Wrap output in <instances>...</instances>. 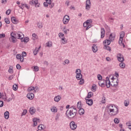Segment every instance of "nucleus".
<instances>
[{"mask_svg": "<svg viewBox=\"0 0 131 131\" xmlns=\"http://www.w3.org/2000/svg\"><path fill=\"white\" fill-rule=\"evenodd\" d=\"M76 114H77V110L74 106L70 107L69 109L67 110L66 113L67 117L70 119L74 118V117L76 116Z\"/></svg>", "mask_w": 131, "mask_h": 131, "instance_id": "obj_1", "label": "nucleus"}, {"mask_svg": "<svg viewBox=\"0 0 131 131\" xmlns=\"http://www.w3.org/2000/svg\"><path fill=\"white\" fill-rule=\"evenodd\" d=\"M107 112L111 116L118 114V107L112 104L107 106Z\"/></svg>", "mask_w": 131, "mask_h": 131, "instance_id": "obj_2", "label": "nucleus"}, {"mask_svg": "<svg viewBox=\"0 0 131 131\" xmlns=\"http://www.w3.org/2000/svg\"><path fill=\"white\" fill-rule=\"evenodd\" d=\"M105 83L106 88H107V89H109V88H110V85H111L112 86H117L118 85V79H117V80L116 81V84H111L109 78L107 77H106Z\"/></svg>", "mask_w": 131, "mask_h": 131, "instance_id": "obj_3", "label": "nucleus"}, {"mask_svg": "<svg viewBox=\"0 0 131 131\" xmlns=\"http://www.w3.org/2000/svg\"><path fill=\"white\" fill-rule=\"evenodd\" d=\"M70 128L72 130H74L75 129H76L77 127V125L75 124V122L74 121H72L70 123Z\"/></svg>", "mask_w": 131, "mask_h": 131, "instance_id": "obj_4", "label": "nucleus"}, {"mask_svg": "<svg viewBox=\"0 0 131 131\" xmlns=\"http://www.w3.org/2000/svg\"><path fill=\"white\" fill-rule=\"evenodd\" d=\"M70 20V17H69V15H65L63 17V24H68Z\"/></svg>", "mask_w": 131, "mask_h": 131, "instance_id": "obj_5", "label": "nucleus"}, {"mask_svg": "<svg viewBox=\"0 0 131 131\" xmlns=\"http://www.w3.org/2000/svg\"><path fill=\"white\" fill-rule=\"evenodd\" d=\"M91 0H86L85 9L89 11V10L91 9Z\"/></svg>", "mask_w": 131, "mask_h": 131, "instance_id": "obj_6", "label": "nucleus"}, {"mask_svg": "<svg viewBox=\"0 0 131 131\" xmlns=\"http://www.w3.org/2000/svg\"><path fill=\"white\" fill-rule=\"evenodd\" d=\"M14 35H15V34L12 32L11 33V37L10 39L11 40V41H12L13 43H15V42H16V37H14Z\"/></svg>", "mask_w": 131, "mask_h": 131, "instance_id": "obj_7", "label": "nucleus"}, {"mask_svg": "<svg viewBox=\"0 0 131 131\" xmlns=\"http://www.w3.org/2000/svg\"><path fill=\"white\" fill-rule=\"evenodd\" d=\"M27 97L29 100H33L34 98V94L32 93H29L27 95Z\"/></svg>", "mask_w": 131, "mask_h": 131, "instance_id": "obj_8", "label": "nucleus"}, {"mask_svg": "<svg viewBox=\"0 0 131 131\" xmlns=\"http://www.w3.org/2000/svg\"><path fill=\"white\" fill-rule=\"evenodd\" d=\"M16 37L18 39H22V38H24V35L22 32H18L17 33Z\"/></svg>", "mask_w": 131, "mask_h": 131, "instance_id": "obj_9", "label": "nucleus"}, {"mask_svg": "<svg viewBox=\"0 0 131 131\" xmlns=\"http://www.w3.org/2000/svg\"><path fill=\"white\" fill-rule=\"evenodd\" d=\"M85 100H86V103L89 106H92L94 102L93 101V99H88L86 97L85 98Z\"/></svg>", "mask_w": 131, "mask_h": 131, "instance_id": "obj_10", "label": "nucleus"}, {"mask_svg": "<svg viewBox=\"0 0 131 131\" xmlns=\"http://www.w3.org/2000/svg\"><path fill=\"white\" fill-rule=\"evenodd\" d=\"M29 112L31 115H33V114L36 112V110L34 107H31L30 108Z\"/></svg>", "mask_w": 131, "mask_h": 131, "instance_id": "obj_11", "label": "nucleus"}, {"mask_svg": "<svg viewBox=\"0 0 131 131\" xmlns=\"http://www.w3.org/2000/svg\"><path fill=\"white\" fill-rule=\"evenodd\" d=\"M16 58L17 60H20V62H23V61H24V57H22V56L20 54H17Z\"/></svg>", "mask_w": 131, "mask_h": 131, "instance_id": "obj_12", "label": "nucleus"}, {"mask_svg": "<svg viewBox=\"0 0 131 131\" xmlns=\"http://www.w3.org/2000/svg\"><path fill=\"white\" fill-rule=\"evenodd\" d=\"M11 22H12L13 24H17V23H19V21H18V20H16V17H14V16L11 17Z\"/></svg>", "mask_w": 131, "mask_h": 131, "instance_id": "obj_13", "label": "nucleus"}, {"mask_svg": "<svg viewBox=\"0 0 131 131\" xmlns=\"http://www.w3.org/2000/svg\"><path fill=\"white\" fill-rule=\"evenodd\" d=\"M109 39L111 41H113V40H114V39H115V33L111 34L109 36Z\"/></svg>", "mask_w": 131, "mask_h": 131, "instance_id": "obj_14", "label": "nucleus"}, {"mask_svg": "<svg viewBox=\"0 0 131 131\" xmlns=\"http://www.w3.org/2000/svg\"><path fill=\"white\" fill-rule=\"evenodd\" d=\"M105 36V29L101 28V38H104Z\"/></svg>", "mask_w": 131, "mask_h": 131, "instance_id": "obj_15", "label": "nucleus"}, {"mask_svg": "<svg viewBox=\"0 0 131 131\" xmlns=\"http://www.w3.org/2000/svg\"><path fill=\"white\" fill-rule=\"evenodd\" d=\"M32 91H34V93H36V88L34 86H30L28 88V92H31Z\"/></svg>", "mask_w": 131, "mask_h": 131, "instance_id": "obj_16", "label": "nucleus"}, {"mask_svg": "<svg viewBox=\"0 0 131 131\" xmlns=\"http://www.w3.org/2000/svg\"><path fill=\"white\" fill-rule=\"evenodd\" d=\"M76 77L78 80L81 79V78H82V75L81 74V73H77Z\"/></svg>", "mask_w": 131, "mask_h": 131, "instance_id": "obj_17", "label": "nucleus"}, {"mask_svg": "<svg viewBox=\"0 0 131 131\" xmlns=\"http://www.w3.org/2000/svg\"><path fill=\"white\" fill-rule=\"evenodd\" d=\"M92 51L94 53H96L98 51V47L95 44L92 46Z\"/></svg>", "mask_w": 131, "mask_h": 131, "instance_id": "obj_18", "label": "nucleus"}, {"mask_svg": "<svg viewBox=\"0 0 131 131\" xmlns=\"http://www.w3.org/2000/svg\"><path fill=\"white\" fill-rule=\"evenodd\" d=\"M60 100H61V96H60V95H58L54 97L55 102H59Z\"/></svg>", "mask_w": 131, "mask_h": 131, "instance_id": "obj_19", "label": "nucleus"}, {"mask_svg": "<svg viewBox=\"0 0 131 131\" xmlns=\"http://www.w3.org/2000/svg\"><path fill=\"white\" fill-rule=\"evenodd\" d=\"M103 43H105V46H109L111 43V41L110 39H106L103 41Z\"/></svg>", "mask_w": 131, "mask_h": 131, "instance_id": "obj_20", "label": "nucleus"}, {"mask_svg": "<svg viewBox=\"0 0 131 131\" xmlns=\"http://www.w3.org/2000/svg\"><path fill=\"white\" fill-rule=\"evenodd\" d=\"M39 49H40V46L39 48H36L34 51H33V54L35 56H36L38 53V51H39Z\"/></svg>", "mask_w": 131, "mask_h": 131, "instance_id": "obj_21", "label": "nucleus"}, {"mask_svg": "<svg viewBox=\"0 0 131 131\" xmlns=\"http://www.w3.org/2000/svg\"><path fill=\"white\" fill-rule=\"evenodd\" d=\"M38 3V0H32L29 2L30 5H35Z\"/></svg>", "mask_w": 131, "mask_h": 131, "instance_id": "obj_22", "label": "nucleus"}, {"mask_svg": "<svg viewBox=\"0 0 131 131\" xmlns=\"http://www.w3.org/2000/svg\"><path fill=\"white\" fill-rule=\"evenodd\" d=\"M79 115H83L84 114V109L82 108L79 109Z\"/></svg>", "mask_w": 131, "mask_h": 131, "instance_id": "obj_23", "label": "nucleus"}, {"mask_svg": "<svg viewBox=\"0 0 131 131\" xmlns=\"http://www.w3.org/2000/svg\"><path fill=\"white\" fill-rule=\"evenodd\" d=\"M33 122L34 123L33 126H36L37 125V118H34L33 119Z\"/></svg>", "mask_w": 131, "mask_h": 131, "instance_id": "obj_24", "label": "nucleus"}, {"mask_svg": "<svg viewBox=\"0 0 131 131\" xmlns=\"http://www.w3.org/2000/svg\"><path fill=\"white\" fill-rule=\"evenodd\" d=\"M4 116H5V119H9V112L7 111L4 113Z\"/></svg>", "mask_w": 131, "mask_h": 131, "instance_id": "obj_25", "label": "nucleus"}, {"mask_svg": "<svg viewBox=\"0 0 131 131\" xmlns=\"http://www.w3.org/2000/svg\"><path fill=\"white\" fill-rule=\"evenodd\" d=\"M124 105L125 107H127L129 105V101L128 100H126L124 102Z\"/></svg>", "mask_w": 131, "mask_h": 131, "instance_id": "obj_26", "label": "nucleus"}, {"mask_svg": "<svg viewBox=\"0 0 131 131\" xmlns=\"http://www.w3.org/2000/svg\"><path fill=\"white\" fill-rule=\"evenodd\" d=\"M8 72L11 74H12V73H14V71H13V67L10 66L9 67V69L8 70Z\"/></svg>", "mask_w": 131, "mask_h": 131, "instance_id": "obj_27", "label": "nucleus"}, {"mask_svg": "<svg viewBox=\"0 0 131 131\" xmlns=\"http://www.w3.org/2000/svg\"><path fill=\"white\" fill-rule=\"evenodd\" d=\"M60 113H57L56 117H55V120L56 121H58V120H59L60 119Z\"/></svg>", "mask_w": 131, "mask_h": 131, "instance_id": "obj_28", "label": "nucleus"}, {"mask_svg": "<svg viewBox=\"0 0 131 131\" xmlns=\"http://www.w3.org/2000/svg\"><path fill=\"white\" fill-rule=\"evenodd\" d=\"M119 66L121 67V68L124 69L125 68V63H124L123 62H122L120 63Z\"/></svg>", "mask_w": 131, "mask_h": 131, "instance_id": "obj_29", "label": "nucleus"}, {"mask_svg": "<svg viewBox=\"0 0 131 131\" xmlns=\"http://www.w3.org/2000/svg\"><path fill=\"white\" fill-rule=\"evenodd\" d=\"M124 35H125V33H124L123 31H122L120 34V37L123 38L124 37Z\"/></svg>", "mask_w": 131, "mask_h": 131, "instance_id": "obj_30", "label": "nucleus"}, {"mask_svg": "<svg viewBox=\"0 0 131 131\" xmlns=\"http://www.w3.org/2000/svg\"><path fill=\"white\" fill-rule=\"evenodd\" d=\"M92 97H93V93L92 92H89L88 93V96L86 98V99H90V98H92Z\"/></svg>", "mask_w": 131, "mask_h": 131, "instance_id": "obj_31", "label": "nucleus"}, {"mask_svg": "<svg viewBox=\"0 0 131 131\" xmlns=\"http://www.w3.org/2000/svg\"><path fill=\"white\" fill-rule=\"evenodd\" d=\"M13 91H17V90H18V85L17 84H14L13 85Z\"/></svg>", "mask_w": 131, "mask_h": 131, "instance_id": "obj_32", "label": "nucleus"}, {"mask_svg": "<svg viewBox=\"0 0 131 131\" xmlns=\"http://www.w3.org/2000/svg\"><path fill=\"white\" fill-rule=\"evenodd\" d=\"M119 62H122L124 61V57L123 56L122 57H120L119 58H117Z\"/></svg>", "mask_w": 131, "mask_h": 131, "instance_id": "obj_33", "label": "nucleus"}, {"mask_svg": "<svg viewBox=\"0 0 131 131\" xmlns=\"http://www.w3.org/2000/svg\"><path fill=\"white\" fill-rule=\"evenodd\" d=\"M77 106L78 109H81V102H78L77 103Z\"/></svg>", "mask_w": 131, "mask_h": 131, "instance_id": "obj_34", "label": "nucleus"}, {"mask_svg": "<svg viewBox=\"0 0 131 131\" xmlns=\"http://www.w3.org/2000/svg\"><path fill=\"white\" fill-rule=\"evenodd\" d=\"M98 84L100 86H101V88H104L105 86V83L101 82V81L98 82Z\"/></svg>", "mask_w": 131, "mask_h": 131, "instance_id": "obj_35", "label": "nucleus"}, {"mask_svg": "<svg viewBox=\"0 0 131 131\" xmlns=\"http://www.w3.org/2000/svg\"><path fill=\"white\" fill-rule=\"evenodd\" d=\"M101 103H102V104H105L106 103V98L104 96L102 98Z\"/></svg>", "mask_w": 131, "mask_h": 131, "instance_id": "obj_36", "label": "nucleus"}, {"mask_svg": "<svg viewBox=\"0 0 131 131\" xmlns=\"http://www.w3.org/2000/svg\"><path fill=\"white\" fill-rule=\"evenodd\" d=\"M84 83V80L82 78L80 79L79 84H83Z\"/></svg>", "mask_w": 131, "mask_h": 131, "instance_id": "obj_37", "label": "nucleus"}, {"mask_svg": "<svg viewBox=\"0 0 131 131\" xmlns=\"http://www.w3.org/2000/svg\"><path fill=\"white\" fill-rule=\"evenodd\" d=\"M92 19H88L86 20V22H85V23L86 24H88V25H90V24H92Z\"/></svg>", "mask_w": 131, "mask_h": 131, "instance_id": "obj_38", "label": "nucleus"}, {"mask_svg": "<svg viewBox=\"0 0 131 131\" xmlns=\"http://www.w3.org/2000/svg\"><path fill=\"white\" fill-rule=\"evenodd\" d=\"M33 70L34 71H38V70H39V68H38V67L36 66H35L34 67V68H33Z\"/></svg>", "mask_w": 131, "mask_h": 131, "instance_id": "obj_39", "label": "nucleus"}, {"mask_svg": "<svg viewBox=\"0 0 131 131\" xmlns=\"http://www.w3.org/2000/svg\"><path fill=\"white\" fill-rule=\"evenodd\" d=\"M27 113V110H24L21 114V116L26 115Z\"/></svg>", "mask_w": 131, "mask_h": 131, "instance_id": "obj_40", "label": "nucleus"}, {"mask_svg": "<svg viewBox=\"0 0 131 131\" xmlns=\"http://www.w3.org/2000/svg\"><path fill=\"white\" fill-rule=\"evenodd\" d=\"M104 47L105 48V50H107V51H109L110 52V51H111V47L107 46L106 45H104Z\"/></svg>", "mask_w": 131, "mask_h": 131, "instance_id": "obj_41", "label": "nucleus"}, {"mask_svg": "<svg viewBox=\"0 0 131 131\" xmlns=\"http://www.w3.org/2000/svg\"><path fill=\"white\" fill-rule=\"evenodd\" d=\"M97 78L98 80H102V78H103V77H102V75H101L100 74H98L97 75Z\"/></svg>", "mask_w": 131, "mask_h": 131, "instance_id": "obj_42", "label": "nucleus"}, {"mask_svg": "<svg viewBox=\"0 0 131 131\" xmlns=\"http://www.w3.org/2000/svg\"><path fill=\"white\" fill-rule=\"evenodd\" d=\"M123 57V55H122V54H121V53H119L117 54V59L119 58H121Z\"/></svg>", "mask_w": 131, "mask_h": 131, "instance_id": "obj_43", "label": "nucleus"}, {"mask_svg": "<svg viewBox=\"0 0 131 131\" xmlns=\"http://www.w3.org/2000/svg\"><path fill=\"white\" fill-rule=\"evenodd\" d=\"M68 31H69V29H68V30L66 29V28H63V32H64V33H65V34H67V33H68Z\"/></svg>", "mask_w": 131, "mask_h": 131, "instance_id": "obj_44", "label": "nucleus"}, {"mask_svg": "<svg viewBox=\"0 0 131 131\" xmlns=\"http://www.w3.org/2000/svg\"><path fill=\"white\" fill-rule=\"evenodd\" d=\"M46 46H47V47H52V42H48L46 43Z\"/></svg>", "mask_w": 131, "mask_h": 131, "instance_id": "obj_45", "label": "nucleus"}, {"mask_svg": "<svg viewBox=\"0 0 131 131\" xmlns=\"http://www.w3.org/2000/svg\"><path fill=\"white\" fill-rule=\"evenodd\" d=\"M5 22L6 24H10V20L9 18H5Z\"/></svg>", "mask_w": 131, "mask_h": 131, "instance_id": "obj_46", "label": "nucleus"}, {"mask_svg": "<svg viewBox=\"0 0 131 131\" xmlns=\"http://www.w3.org/2000/svg\"><path fill=\"white\" fill-rule=\"evenodd\" d=\"M37 26L38 28H42V24L41 23H38Z\"/></svg>", "mask_w": 131, "mask_h": 131, "instance_id": "obj_47", "label": "nucleus"}, {"mask_svg": "<svg viewBox=\"0 0 131 131\" xmlns=\"http://www.w3.org/2000/svg\"><path fill=\"white\" fill-rule=\"evenodd\" d=\"M16 69H18V70H20V69H21V66H20V64L19 63L17 64Z\"/></svg>", "mask_w": 131, "mask_h": 131, "instance_id": "obj_48", "label": "nucleus"}, {"mask_svg": "<svg viewBox=\"0 0 131 131\" xmlns=\"http://www.w3.org/2000/svg\"><path fill=\"white\" fill-rule=\"evenodd\" d=\"M29 40V38L28 37H26L24 39V42H28Z\"/></svg>", "mask_w": 131, "mask_h": 131, "instance_id": "obj_49", "label": "nucleus"}, {"mask_svg": "<svg viewBox=\"0 0 131 131\" xmlns=\"http://www.w3.org/2000/svg\"><path fill=\"white\" fill-rule=\"evenodd\" d=\"M114 122H115V123L118 124V123H119V120H118V119H117V118H115L114 119Z\"/></svg>", "mask_w": 131, "mask_h": 131, "instance_id": "obj_50", "label": "nucleus"}, {"mask_svg": "<svg viewBox=\"0 0 131 131\" xmlns=\"http://www.w3.org/2000/svg\"><path fill=\"white\" fill-rule=\"evenodd\" d=\"M51 111L52 112H57V108H56V107H55V108H51Z\"/></svg>", "mask_w": 131, "mask_h": 131, "instance_id": "obj_51", "label": "nucleus"}, {"mask_svg": "<svg viewBox=\"0 0 131 131\" xmlns=\"http://www.w3.org/2000/svg\"><path fill=\"white\" fill-rule=\"evenodd\" d=\"M6 15H10L11 14V10L8 9V10L6 11Z\"/></svg>", "mask_w": 131, "mask_h": 131, "instance_id": "obj_52", "label": "nucleus"}, {"mask_svg": "<svg viewBox=\"0 0 131 131\" xmlns=\"http://www.w3.org/2000/svg\"><path fill=\"white\" fill-rule=\"evenodd\" d=\"M6 37V35L4 33L0 34V38H4V37Z\"/></svg>", "mask_w": 131, "mask_h": 131, "instance_id": "obj_53", "label": "nucleus"}, {"mask_svg": "<svg viewBox=\"0 0 131 131\" xmlns=\"http://www.w3.org/2000/svg\"><path fill=\"white\" fill-rule=\"evenodd\" d=\"M38 129L39 130H41L42 129V125H39L38 126Z\"/></svg>", "mask_w": 131, "mask_h": 131, "instance_id": "obj_54", "label": "nucleus"}, {"mask_svg": "<svg viewBox=\"0 0 131 131\" xmlns=\"http://www.w3.org/2000/svg\"><path fill=\"white\" fill-rule=\"evenodd\" d=\"M77 73H81V71L80 69H77L76 70V74H77Z\"/></svg>", "mask_w": 131, "mask_h": 131, "instance_id": "obj_55", "label": "nucleus"}, {"mask_svg": "<svg viewBox=\"0 0 131 131\" xmlns=\"http://www.w3.org/2000/svg\"><path fill=\"white\" fill-rule=\"evenodd\" d=\"M13 78H14V75H12L9 77L8 79H9V80H12Z\"/></svg>", "mask_w": 131, "mask_h": 131, "instance_id": "obj_56", "label": "nucleus"}, {"mask_svg": "<svg viewBox=\"0 0 131 131\" xmlns=\"http://www.w3.org/2000/svg\"><path fill=\"white\" fill-rule=\"evenodd\" d=\"M26 55H27V54L26 53V52H23V53H22V56H21L23 58L24 57H25L26 56Z\"/></svg>", "mask_w": 131, "mask_h": 131, "instance_id": "obj_57", "label": "nucleus"}, {"mask_svg": "<svg viewBox=\"0 0 131 131\" xmlns=\"http://www.w3.org/2000/svg\"><path fill=\"white\" fill-rule=\"evenodd\" d=\"M4 106V102L0 100V107H3Z\"/></svg>", "mask_w": 131, "mask_h": 131, "instance_id": "obj_58", "label": "nucleus"}, {"mask_svg": "<svg viewBox=\"0 0 131 131\" xmlns=\"http://www.w3.org/2000/svg\"><path fill=\"white\" fill-rule=\"evenodd\" d=\"M46 3H47V4H49V5H51V4H52V1L51 0H46Z\"/></svg>", "mask_w": 131, "mask_h": 131, "instance_id": "obj_59", "label": "nucleus"}, {"mask_svg": "<svg viewBox=\"0 0 131 131\" xmlns=\"http://www.w3.org/2000/svg\"><path fill=\"white\" fill-rule=\"evenodd\" d=\"M58 35L59 36V37H63V36H64V34L62 33H59L58 34Z\"/></svg>", "mask_w": 131, "mask_h": 131, "instance_id": "obj_60", "label": "nucleus"}, {"mask_svg": "<svg viewBox=\"0 0 131 131\" xmlns=\"http://www.w3.org/2000/svg\"><path fill=\"white\" fill-rule=\"evenodd\" d=\"M25 8H26L28 10H29L30 7L28 6V5L25 4Z\"/></svg>", "mask_w": 131, "mask_h": 131, "instance_id": "obj_61", "label": "nucleus"}, {"mask_svg": "<svg viewBox=\"0 0 131 131\" xmlns=\"http://www.w3.org/2000/svg\"><path fill=\"white\" fill-rule=\"evenodd\" d=\"M2 4H7V0H2Z\"/></svg>", "mask_w": 131, "mask_h": 131, "instance_id": "obj_62", "label": "nucleus"}, {"mask_svg": "<svg viewBox=\"0 0 131 131\" xmlns=\"http://www.w3.org/2000/svg\"><path fill=\"white\" fill-rule=\"evenodd\" d=\"M64 62H65V64H69V63H70L69 60H68V59L64 61Z\"/></svg>", "mask_w": 131, "mask_h": 131, "instance_id": "obj_63", "label": "nucleus"}, {"mask_svg": "<svg viewBox=\"0 0 131 131\" xmlns=\"http://www.w3.org/2000/svg\"><path fill=\"white\" fill-rule=\"evenodd\" d=\"M43 6H44V7H48V3L44 2L43 3Z\"/></svg>", "mask_w": 131, "mask_h": 131, "instance_id": "obj_64", "label": "nucleus"}]
</instances>
